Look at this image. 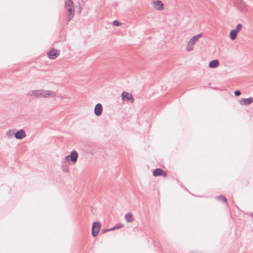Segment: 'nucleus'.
I'll return each mask as SVG.
<instances>
[{
  "instance_id": "nucleus-19",
  "label": "nucleus",
  "mask_w": 253,
  "mask_h": 253,
  "mask_svg": "<svg viewBox=\"0 0 253 253\" xmlns=\"http://www.w3.org/2000/svg\"><path fill=\"white\" fill-rule=\"evenodd\" d=\"M113 25L115 26H120L121 23L119 21L115 20L113 21Z\"/></svg>"
},
{
  "instance_id": "nucleus-10",
  "label": "nucleus",
  "mask_w": 253,
  "mask_h": 253,
  "mask_svg": "<svg viewBox=\"0 0 253 253\" xmlns=\"http://www.w3.org/2000/svg\"><path fill=\"white\" fill-rule=\"evenodd\" d=\"M58 54V51L54 49L51 50L47 52L48 57L50 59H55L57 57Z\"/></svg>"
},
{
  "instance_id": "nucleus-12",
  "label": "nucleus",
  "mask_w": 253,
  "mask_h": 253,
  "mask_svg": "<svg viewBox=\"0 0 253 253\" xmlns=\"http://www.w3.org/2000/svg\"><path fill=\"white\" fill-rule=\"evenodd\" d=\"M219 61L216 60H213L211 61L209 64V67L211 68H215L219 66Z\"/></svg>"
},
{
  "instance_id": "nucleus-2",
  "label": "nucleus",
  "mask_w": 253,
  "mask_h": 253,
  "mask_svg": "<svg viewBox=\"0 0 253 253\" xmlns=\"http://www.w3.org/2000/svg\"><path fill=\"white\" fill-rule=\"evenodd\" d=\"M203 36L202 33L195 35L192 37L188 41L186 45V50L188 52L194 50L195 45L198 42V40L201 38Z\"/></svg>"
},
{
  "instance_id": "nucleus-11",
  "label": "nucleus",
  "mask_w": 253,
  "mask_h": 253,
  "mask_svg": "<svg viewBox=\"0 0 253 253\" xmlns=\"http://www.w3.org/2000/svg\"><path fill=\"white\" fill-rule=\"evenodd\" d=\"M253 99L252 97H249L248 98H243L240 101V103L241 105H248L251 104L253 102Z\"/></svg>"
},
{
  "instance_id": "nucleus-7",
  "label": "nucleus",
  "mask_w": 253,
  "mask_h": 253,
  "mask_svg": "<svg viewBox=\"0 0 253 253\" xmlns=\"http://www.w3.org/2000/svg\"><path fill=\"white\" fill-rule=\"evenodd\" d=\"M121 96L123 101L129 100L130 101L131 103H133L134 102V98L132 95L129 92L123 91L122 93Z\"/></svg>"
},
{
  "instance_id": "nucleus-22",
  "label": "nucleus",
  "mask_w": 253,
  "mask_h": 253,
  "mask_svg": "<svg viewBox=\"0 0 253 253\" xmlns=\"http://www.w3.org/2000/svg\"><path fill=\"white\" fill-rule=\"evenodd\" d=\"M13 134H14L13 130H12L11 129L8 130L7 132V135L8 136H12L13 135Z\"/></svg>"
},
{
  "instance_id": "nucleus-8",
  "label": "nucleus",
  "mask_w": 253,
  "mask_h": 253,
  "mask_svg": "<svg viewBox=\"0 0 253 253\" xmlns=\"http://www.w3.org/2000/svg\"><path fill=\"white\" fill-rule=\"evenodd\" d=\"M94 114L96 116H100L103 111V107L100 103H97L94 108Z\"/></svg>"
},
{
  "instance_id": "nucleus-29",
  "label": "nucleus",
  "mask_w": 253,
  "mask_h": 253,
  "mask_svg": "<svg viewBox=\"0 0 253 253\" xmlns=\"http://www.w3.org/2000/svg\"><path fill=\"white\" fill-rule=\"evenodd\" d=\"M59 97L61 99L63 98V97L62 96H59Z\"/></svg>"
},
{
  "instance_id": "nucleus-27",
  "label": "nucleus",
  "mask_w": 253,
  "mask_h": 253,
  "mask_svg": "<svg viewBox=\"0 0 253 253\" xmlns=\"http://www.w3.org/2000/svg\"><path fill=\"white\" fill-rule=\"evenodd\" d=\"M189 253H199L197 252H189Z\"/></svg>"
},
{
  "instance_id": "nucleus-3",
  "label": "nucleus",
  "mask_w": 253,
  "mask_h": 253,
  "mask_svg": "<svg viewBox=\"0 0 253 253\" xmlns=\"http://www.w3.org/2000/svg\"><path fill=\"white\" fill-rule=\"evenodd\" d=\"M65 6L68 12L66 20L69 21L73 18L75 14L73 1L72 0H67L65 2Z\"/></svg>"
},
{
  "instance_id": "nucleus-17",
  "label": "nucleus",
  "mask_w": 253,
  "mask_h": 253,
  "mask_svg": "<svg viewBox=\"0 0 253 253\" xmlns=\"http://www.w3.org/2000/svg\"><path fill=\"white\" fill-rule=\"evenodd\" d=\"M237 35L232 30H231L230 32V38L231 40H234L236 38Z\"/></svg>"
},
{
  "instance_id": "nucleus-25",
  "label": "nucleus",
  "mask_w": 253,
  "mask_h": 253,
  "mask_svg": "<svg viewBox=\"0 0 253 253\" xmlns=\"http://www.w3.org/2000/svg\"><path fill=\"white\" fill-rule=\"evenodd\" d=\"M234 94L236 96H239L241 94V92L239 90H236L235 91Z\"/></svg>"
},
{
  "instance_id": "nucleus-14",
  "label": "nucleus",
  "mask_w": 253,
  "mask_h": 253,
  "mask_svg": "<svg viewBox=\"0 0 253 253\" xmlns=\"http://www.w3.org/2000/svg\"><path fill=\"white\" fill-rule=\"evenodd\" d=\"M242 25L241 24H238L237 25L235 29H233L232 30L236 33L237 35L239 33L240 31L242 29Z\"/></svg>"
},
{
  "instance_id": "nucleus-9",
  "label": "nucleus",
  "mask_w": 253,
  "mask_h": 253,
  "mask_svg": "<svg viewBox=\"0 0 253 253\" xmlns=\"http://www.w3.org/2000/svg\"><path fill=\"white\" fill-rule=\"evenodd\" d=\"M26 135V133L23 129H20L15 133V137L17 139H23Z\"/></svg>"
},
{
  "instance_id": "nucleus-15",
  "label": "nucleus",
  "mask_w": 253,
  "mask_h": 253,
  "mask_svg": "<svg viewBox=\"0 0 253 253\" xmlns=\"http://www.w3.org/2000/svg\"><path fill=\"white\" fill-rule=\"evenodd\" d=\"M242 25L241 24H238L237 25L235 29H233L232 30L236 33L237 35L239 33L240 31L242 29Z\"/></svg>"
},
{
  "instance_id": "nucleus-5",
  "label": "nucleus",
  "mask_w": 253,
  "mask_h": 253,
  "mask_svg": "<svg viewBox=\"0 0 253 253\" xmlns=\"http://www.w3.org/2000/svg\"><path fill=\"white\" fill-rule=\"evenodd\" d=\"M235 5L241 12L245 13L248 10L247 4L243 0H237Z\"/></svg>"
},
{
  "instance_id": "nucleus-18",
  "label": "nucleus",
  "mask_w": 253,
  "mask_h": 253,
  "mask_svg": "<svg viewBox=\"0 0 253 253\" xmlns=\"http://www.w3.org/2000/svg\"><path fill=\"white\" fill-rule=\"evenodd\" d=\"M217 199H218L219 200L222 201L224 203H226V202H227V200H226V199L225 198V197L223 196H221V195L217 196Z\"/></svg>"
},
{
  "instance_id": "nucleus-16",
  "label": "nucleus",
  "mask_w": 253,
  "mask_h": 253,
  "mask_svg": "<svg viewBox=\"0 0 253 253\" xmlns=\"http://www.w3.org/2000/svg\"><path fill=\"white\" fill-rule=\"evenodd\" d=\"M124 227V225L121 224H118L116 225L114 227L108 229V231H112L115 229H119Z\"/></svg>"
},
{
  "instance_id": "nucleus-24",
  "label": "nucleus",
  "mask_w": 253,
  "mask_h": 253,
  "mask_svg": "<svg viewBox=\"0 0 253 253\" xmlns=\"http://www.w3.org/2000/svg\"><path fill=\"white\" fill-rule=\"evenodd\" d=\"M153 175L155 176H158V169H155L153 171Z\"/></svg>"
},
{
  "instance_id": "nucleus-28",
  "label": "nucleus",
  "mask_w": 253,
  "mask_h": 253,
  "mask_svg": "<svg viewBox=\"0 0 253 253\" xmlns=\"http://www.w3.org/2000/svg\"><path fill=\"white\" fill-rule=\"evenodd\" d=\"M79 10H80V12H81V7L80 6V5H79Z\"/></svg>"
},
{
  "instance_id": "nucleus-6",
  "label": "nucleus",
  "mask_w": 253,
  "mask_h": 253,
  "mask_svg": "<svg viewBox=\"0 0 253 253\" xmlns=\"http://www.w3.org/2000/svg\"><path fill=\"white\" fill-rule=\"evenodd\" d=\"M101 228V224L99 222H94L92 224V235L93 237H96Z\"/></svg>"
},
{
  "instance_id": "nucleus-1",
  "label": "nucleus",
  "mask_w": 253,
  "mask_h": 253,
  "mask_svg": "<svg viewBox=\"0 0 253 253\" xmlns=\"http://www.w3.org/2000/svg\"><path fill=\"white\" fill-rule=\"evenodd\" d=\"M28 95L34 96L37 98L54 97L56 96V93L50 90L37 89L31 90L28 93Z\"/></svg>"
},
{
  "instance_id": "nucleus-21",
  "label": "nucleus",
  "mask_w": 253,
  "mask_h": 253,
  "mask_svg": "<svg viewBox=\"0 0 253 253\" xmlns=\"http://www.w3.org/2000/svg\"><path fill=\"white\" fill-rule=\"evenodd\" d=\"M153 4L154 5V7L156 9H158V0H155L153 1Z\"/></svg>"
},
{
  "instance_id": "nucleus-23",
  "label": "nucleus",
  "mask_w": 253,
  "mask_h": 253,
  "mask_svg": "<svg viewBox=\"0 0 253 253\" xmlns=\"http://www.w3.org/2000/svg\"><path fill=\"white\" fill-rule=\"evenodd\" d=\"M164 9V4L161 1L159 0V10Z\"/></svg>"
},
{
  "instance_id": "nucleus-4",
  "label": "nucleus",
  "mask_w": 253,
  "mask_h": 253,
  "mask_svg": "<svg viewBox=\"0 0 253 253\" xmlns=\"http://www.w3.org/2000/svg\"><path fill=\"white\" fill-rule=\"evenodd\" d=\"M78 158V152L75 150H73L71 152L70 155H67L65 157V162L74 164L77 162Z\"/></svg>"
},
{
  "instance_id": "nucleus-26",
  "label": "nucleus",
  "mask_w": 253,
  "mask_h": 253,
  "mask_svg": "<svg viewBox=\"0 0 253 253\" xmlns=\"http://www.w3.org/2000/svg\"><path fill=\"white\" fill-rule=\"evenodd\" d=\"M107 231H109L108 230H106V229H103L102 230V232L103 233L106 232Z\"/></svg>"
},
{
  "instance_id": "nucleus-20",
  "label": "nucleus",
  "mask_w": 253,
  "mask_h": 253,
  "mask_svg": "<svg viewBox=\"0 0 253 253\" xmlns=\"http://www.w3.org/2000/svg\"><path fill=\"white\" fill-rule=\"evenodd\" d=\"M160 175L166 176L167 173L165 171H164L162 169H159V176Z\"/></svg>"
},
{
  "instance_id": "nucleus-13",
  "label": "nucleus",
  "mask_w": 253,
  "mask_h": 253,
  "mask_svg": "<svg viewBox=\"0 0 253 253\" xmlns=\"http://www.w3.org/2000/svg\"><path fill=\"white\" fill-rule=\"evenodd\" d=\"M125 220L127 222L130 223L133 221V215L132 213L128 212L127 213L125 216Z\"/></svg>"
}]
</instances>
